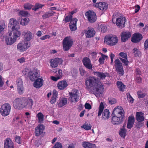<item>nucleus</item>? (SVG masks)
Returning a JSON list of instances; mask_svg holds the SVG:
<instances>
[{
  "label": "nucleus",
  "mask_w": 148,
  "mask_h": 148,
  "mask_svg": "<svg viewBox=\"0 0 148 148\" xmlns=\"http://www.w3.org/2000/svg\"><path fill=\"white\" fill-rule=\"evenodd\" d=\"M85 84L88 90L94 94L100 95L103 91V85L95 77H87L85 79Z\"/></svg>",
  "instance_id": "f257e3e1"
},
{
  "label": "nucleus",
  "mask_w": 148,
  "mask_h": 148,
  "mask_svg": "<svg viewBox=\"0 0 148 148\" xmlns=\"http://www.w3.org/2000/svg\"><path fill=\"white\" fill-rule=\"evenodd\" d=\"M111 122L115 125H119L123 122L125 117L124 111L121 106L115 108L111 115Z\"/></svg>",
  "instance_id": "f03ea898"
},
{
  "label": "nucleus",
  "mask_w": 148,
  "mask_h": 148,
  "mask_svg": "<svg viewBox=\"0 0 148 148\" xmlns=\"http://www.w3.org/2000/svg\"><path fill=\"white\" fill-rule=\"evenodd\" d=\"M13 33V35L11 32L7 33L5 37V43L7 45H11L13 44L16 41V38L19 37L21 35L19 31H16Z\"/></svg>",
  "instance_id": "7ed1b4c3"
},
{
  "label": "nucleus",
  "mask_w": 148,
  "mask_h": 148,
  "mask_svg": "<svg viewBox=\"0 0 148 148\" xmlns=\"http://www.w3.org/2000/svg\"><path fill=\"white\" fill-rule=\"evenodd\" d=\"M26 101L27 99L25 98L16 99L13 102L14 107L18 109H21L24 108Z\"/></svg>",
  "instance_id": "20e7f679"
},
{
  "label": "nucleus",
  "mask_w": 148,
  "mask_h": 148,
  "mask_svg": "<svg viewBox=\"0 0 148 148\" xmlns=\"http://www.w3.org/2000/svg\"><path fill=\"white\" fill-rule=\"evenodd\" d=\"M118 38L115 36L110 35L106 36L104 38V42L107 45L113 46L115 45L118 42Z\"/></svg>",
  "instance_id": "39448f33"
},
{
  "label": "nucleus",
  "mask_w": 148,
  "mask_h": 148,
  "mask_svg": "<svg viewBox=\"0 0 148 148\" xmlns=\"http://www.w3.org/2000/svg\"><path fill=\"white\" fill-rule=\"evenodd\" d=\"M73 43V40L70 37H65L63 41V49L64 51L69 50L72 46Z\"/></svg>",
  "instance_id": "423d86ee"
},
{
  "label": "nucleus",
  "mask_w": 148,
  "mask_h": 148,
  "mask_svg": "<svg viewBox=\"0 0 148 148\" xmlns=\"http://www.w3.org/2000/svg\"><path fill=\"white\" fill-rule=\"evenodd\" d=\"M8 27L10 29H12L13 32H16V31H18V29L20 28L18 23L15 19L13 18L10 19Z\"/></svg>",
  "instance_id": "0eeeda50"
},
{
  "label": "nucleus",
  "mask_w": 148,
  "mask_h": 148,
  "mask_svg": "<svg viewBox=\"0 0 148 148\" xmlns=\"http://www.w3.org/2000/svg\"><path fill=\"white\" fill-rule=\"evenodd\" d=\"M10 109V105L8 103H5L2 106L0 111L3 116H6L9 114Z\"/></svg>",
  "instance_id": "6e6552de"
},
{
  "label": "nucleus",
  "mask_w": 148,
  "mask_h": 148,
  "mask_svg": "<svg viewBox=\"0 0 148 148\" xmlns=\"http://www.w3.org/2000/svg\"><path fill=\"white\" fill-rule=\"evenodd\" d=\"M115 67L116 71L120 76L123 75L124 73L122 64L119 59H116L114 61Z\"/></svg>",
  "instance_id": "1a4fd4ad"
},
{
  "label": "nucleus",
  "mask_w": 148,
  "mask_h": 148,
  "mask_svg": "<svg viewBox=\"0 0 148 148\" xmlns=\"http://www.w3.org/2000/svg\"><path fill=\"white\" fill-rule=\"evenodd\" d=\"M29 47V45L27 41L23 40L18 44L17 48L20 51L23 52L26 51Z\"/></svg>",
  "instance_id": "9d476101"
},
{
  "label": "nucleus",
  "mask_w": 148,
  "mask_h": 148,
  "mask_svg": "<svg viewBox=\"0 0 148 148\" xmlns=\"http://www.w3.org/2000/svg\"><path fill=\"white\" fill-rule=\"evenodd\" d=\"M85 15L87 17L88 21L90 23L94 22L96 20V14L93 11H87L85 13Z\"/></svg>",
  "instance_id": "9b49d317"
},
{
  "label": "nucleus",
  "mask_w": 148,
  "mask_h": 148,
  "mask_svg": "<svg viewBox=\"0 0 148 148\" xmlns=\"http://www.w3.org/2000/svg\"><path fill=\"white\" fill-rule=\"evenodd\" d=\"M126 21V19L125 17H121L116 19V24L119 27L122 28L125 26Z\"/></svg>",
  "instance_id": "f8f14e48"
},
{
  "label": "nucleus",
  "mask_w": 148,
  "mask_h": 148,
  "mask_svg": "<svg viewBox=\"0 0 148 148\" xmlns=\"http://www.w3.org/2000/svg\"><path fill=\"white\" fill-rule=\"evenodd\" d=\"M29 76L32 81H34L38 78H40L39 74L37 70L30 71L29 73Z\"/></svg>",
  "instance_id": "ddd939ff"
},
{
  "label": "nucleus",
  "mask_w": 148,
  "mask_h": 148,
  "mask_svg": "<svg viewBox=\"0 0 148 148\" xmlns=\"http://www.w3.org/2000/svg\"><path fill=\"white\" fill-rule=\"evenodd\" d=\"M82 62L84 66L87 69L91 70L92 66L90 59L88 57H85L83 59Z\"/></svg>",
  "instance_id": "4468645a"
},
{
  "label": "nucleus",
  "mask_w": 148,
  "mask_h": 148,
  "mask_svg": "<svg viewBox=\"0 0 148 148\" xmlns=\"http://www.w3.org/2000/svg\"><path fill=\"white\" fill-rule=\"evenodd\" d=\"M4 148H14L13 142L9 138H7L4 140Z\"/></svg>",
  "instance_id": "2eb2a0df"
},
{
  "label": "nucleus",
  "mask_w": 148,
  "mask_h": 148,
  "mask_svg": "<svg viewBox=\"0 0 148 148\" xmlns=\"http://www.w3.org/2000/svg\"><path fill=\"white\" fill-rule=\"evenodd\" d=\"M45 129V127L42 124L39 125L35 128V135L36 136H39L43 132Z\"/></svg>",
  "instance_id": "dca6fc26"
},
{
  "label": "nucleus",
  "mask_w": 148,
  "mask_h": 148,
  "mask_svg": "<svg viewBox=\"0 0 148 148\" xmlns=\"http://www.w3.org/2000/svg\"><path fill=\"white\" fill-rule=\"evenodd\" d=\"M62 60L58 58H56L54 59H52L50 61L51 66L52 67L55 68L58 65V64H61L62 63Z\"/></svg>",
  "instance_id": "f3484780"
},
{
  "label": "nucleus",
  "mask_w": 148,
  "mask_h": 148,
  "mask_svg": "<svg viewBox=\"0 0 148 148\" xmlns=\"http://www.w3.org/2000/svg\"><path fill=\"white\" fill-rule=\"evenodd\" d=\"M143 38L142 35L139 33H135L132 37L131 41L133 42L137 43L140 41Z\"/></svg>",
  "instance_id": "a211bd4d"
},
{
  "label": "nucleus",
  "mask_w": 148,
  "mask_h": 148,
  "mask_svg": "<svg viewBox=\"0 0 148 148\" xmlns=\"http://www.w3.org/2000/svg\"><path fill=\"white\" fill-rule=\"evenodd\" d=\"M94 6L101 10H106L108 8V4L104 2L97 3L94 5Z\"/></svg>",
  "instance_id": "6ab92c4d"
},
{
  "label": "nucleus",
  "mask_w": 148,
  "mask_h": 148,
  "mask_svg": "<svg viewBox=\"0 0 148 148\" xmlns=\"http://www.w3.org/2000/svg\"><path fill=\"white\" fill-rule=\"evenodd\" d=\"M131 34L129 32H123L121 34V40L122 42H125L130 38Z\"/></svg>",
  "instance_id": "aec40b11"
},
{
  "label": "nucleus",
  "mask_w": 148,
  "mask_h": 148,
  "mask_svg": "<svg viewBox=\"0 0 148 148\" xmlns=\"http://www.w3.org/2000/svg\"><path fill=\"white\" fill-rule=\"evenodd\" d=\"M135 121V119L133 115L130 116L128 118L127 128L131 129L133 126Z\"/></svg>",
  "instance_id": "412c9836"
},
{
  "label": "nucleus",
  "mask_w": 148,
  "mask_h": 148,
  "mask_svg": "<svg viewBox=\"0 0 148 148\" xmlns=\"http://www.w3.org/2000/svg\"><path fill=\"white\" fill-rule=\"evenodd\" d=\"M94 74L96 76L97 78L98 79H105V77L108 75V73H105L103 72H94Z\"/></svg>",
  "instance_id": "4be33fe9"
},
{
  "label": "nucleus",
  "mask_w": 148,
  "mask_h": 148,
  "mask_svg": "<svg viewBox=\"0 0 148 148\" xmlns=\"http://www.w3.org/2000/svg\"><path fill=\"white\" fill-rule=\"evenodd\" d=\"M77 90H75V92H69L70 97L69 98L71 101H77V99L79 98V96L77 94Z\"/></svg>",
  "instance_id": "5701e85b"
},
{
  "label": "nucleus",
  "mask_w": 148,
  "mask_h": 148,
  "mask_svg": "<svg viewBox=\"0 0 148 148\" xmlns=\"http://www.w3.org/2000/svg\"><path fill=\"white\" fill-rule=\"evenodd\" d=\"M77 20L76 18H73L72 20L69 24V27L71 31H75L77 29L76 23Z\"/></svg>",
  "instance_id": "b1692460"
},
{
  "label": "nucleus",
  "mask_w": 148,
  "mask_h": 148,
  "mask_svg": "<svg viewBox=\"0 0 148 148\" xmlns=\"http://www.w3.org/2000/svg\"><path fill=\"white\" fill-rule=\"evenodd\" d=\"M86 36L87 38L93 37L95 35V31L93 28H88V30L85 31Z\"/></svg>",
  "instance_id": "393cba45"
},
{
  "label": "nucleus",
  "mask_w": 148,
  "mask_h": 148,
  "mask_svg": "<svg viewBox=\"0 0 148 148\" xmlns=\"http://www.w3.org/2000/svg\"><path fill=\"white\" fill-rule=\"evenodd\" d=\"M68 85L67 83L64 80L59 82L57 84L58 88L60 90H63L67 87Z\"/></svg>",
  "instance_id": "a878e982"
},
{
  "label": "nucleus",
  "mask_w": 148,
  "mask_h": 148,
  "mask_svg": "<svg viewBox=\"0 0 148 148\" xmlns=\"http://www.w3.org/2000/svg\"><path fill=\"white\" fill-rule=\"evenodd\" d=\"M136 119L138 122H143L145 119L144 113L141 112H136Z\"/></svg>",
  "instance_id": "bb28decb"
},
{
  "label": "nucleus",
  "mask_w": 148,
  "mask_h": 148,
  "mask_svg": "<svg viewBox=\"0 0 148 148\" xmlns=\"http://www.w3.org/2000/svg\"><path fill=\"white\" fill-rule=\"evenodd\" d=\"M24 39L25 41H29L32 38V34L29 31L24 32L23 33Z\"/></svg>",
  "instance_id": "cd10ccee"
},
{
  "label": "nucleus",
  "mask_w": 148,
  "mask_h": 148,
  "mask_svg": "<svg viewBox=\"0 0 148 148\" xmlns=\"http://www.w3.org/2000/svg\"><path fill=\"white\" fill-rule=\"evenodd\" d=\"M43 83V80L42 79L38 78L34 83L33 86L36 88H39L42 86Z\"/></svg>",
  "instance_id": "c85d7f7f"
},
{
  "label": "nucleus",
  "mask_w": 148,
  "mask_h": 148,
  "mask_svg": "<svg viewBox=\"0 0 148 148\" xmlns=\"http://www.w3.org/2000/svg\"><path fill=\"white\" fill-rule=\"evenodd\" d=\"M67 100L66 98H63L60 99L57 102L58 106L59 107H61L65 105L66 104Z\"/></svg>",
  "instance_id": "c756f323"
},
{
  "label": "nucleus",
  "mask_w": 148,
  "mask_h": 148,
  "mask_svg": "<svg viewBox=\"0 0 148 148\" xmlns=\"http://www.w3.org/2000/svg\"><path fill=\"white\" fill-rule=\"evenodd\" d=\"M33 104V102L31 99H27L25 103V107L29 109L32 108V106Z\"/></svg>",
  "instance_id": "7c9ffc66"
},
{
  "label": "nucleus",
  "mask_w": 148,
  "mask_h": 148,
  "mask_svg": "<svg viewBox=\"0 0 148 148\" xmlns=\"http://www.w3.org/2000/svg\"><path fill=\"white\" fill-rule=\"evenodd\" d=\"M126 130L124 128V126H123L120 129L119 133L121 137L125 138L126 135Z\"/></svg>",
  "instance_id": "2f4dec72"
},
{
  "label": "nucleus",
  "mask_w": 148,
  "mask_h": 148,
  "mask_svg": "<svg viewBox=\"0 0 148 148\" xmlns=\"http://www.w3.org/2000/svg\"><path fill=\"white\" fill-rule=\"evenodd\" d=\"M110 116V112L108 110H105L102 114L103 118L104 120L108 119Z\"/></svg>",
  "instance_id": "473e14b6"
},
{
  "label": "nucleus",
  "mask_w": 148,
  "mask_h": 148,
  "mask_svg": "<svg viewBox=\"0 0 148 148\" xmlns=\"http://www.w3.org/2000/svg\"><path fill=\"white\" fill-rule=\"evenodd\" d=\"M55 12H53V11L48 12L45 13L42 16V17L44 19H45L46 18H48L50 16H52L54 14H55Z\"/></svg>",
  "instance_id": "72a5a7b5"
},
{
  "label": "nucleus",
  "mask_w": 148,
  "mask_h": 148,
  "mask_svg": "<svg viewBox=\"0 0 148 148\" xmlns=\"http://www.w3.org/2000/svg\"><path fill=\"white\" fill-rule=\"evenodd\" d=\"M132 53L134 54V56L136 57H140L141 56V52L137 48H134L133 49Z\"/></svg>",
  "instance_id": "f704fd0d"
},
{
  "label": "nucleus",
  "mask_w": 148,
  "mask_h": 148,
  "mask_svg": "<svg viewBox=\"0 0 148 148\" xmlns=\"http://www.w3.org/2000/svg\"><path fill=\"white\" fill-rule=\"evenodd\" d=\"M117 84L119 89L121 91H123L125 88V85L121 82L118 81L117 82Z\"/></svg>",
  "instance_id": "c9c22d12"
},
{
  "label": "nucleus",
  "mask_w": 148,
  "mask_h": 148,
  "mask_svg": "<svg viewBox=\"0 0 148 148\" xmlns=\"http://www.w3.org/2000/svg\"><path fill=\"white\" fill-rule=\"evenodd\" d=\"M104 108V106L102 102L101 103L98 112V116H99L101 114V113Z\"/></svg>",
  "instance_id": "e433bc0d"
},
{
  "label": "nucleus",
  "mask_w": 148,
  "mask_h": 148,
  "mask_svg": "<svg viewBox=\"0 0 148 148\" xmlns=\"http://www.w3.org/2000/svg\"><path fill=\"white\" fill-rule=\"evenodd\" d=\"M38 118L39 122V123H42L43 121L44 115L43 114L39 112L37 114V115Z\"/></svg>",
  "instance_id": "4c0bfd02"
},
{
  "label": "nucleus",
  "mask_w": 148,
  "mask_h": 148,
  "mask_svg": "<svg viewBox=\"0 0 148 148\" xmlns=\"http://www.w3.org/2000/svg\"><path fill=\"white\" fill-rule=\"evenodd\" d=\"M28 18H24L21 19L20 21V24L23 25H25L27 24L28 22Z\"/></svg>",
  "instance_id": "58836bf2"
},
{
  "label": "nucleus",
  "mask_w": 148,
  "mask_h": 148,
  "mask_svg": "<svg viewBox=\"0 0 148 148\" xmlns=\"http://www.w3.org/2000/svg\"><path fill=\"white\" fill-rule=\"evenodd\" d=\"M43 6H44V5H41L40 3H36L34 7L32 8V9L34 11H36L38 9L42 8Z\"/></svg>",
  "instance_id": "ea45409f"
},
{
  "label": "nucleus",
  "mask_w": 148,
  "mask_h": 148,
  "mask_svg": "<svg viewBox=\"0 0 148 148\" xmlns=\"http://www.w3.org/2000/svg\"><path fill=\"white\" fill-rule=\"evenodd\" d=\"M81 127L86 130H89L91 129V126L90 124H84V125H82Z\"/></svg>",
  "instance_id": "a19ab883"
},
{
  "label": "nucleus",
  "mask_w": 148,
  "mask_h": 148,
  "mask_svg": "<svg viewBox=\"0 0 148 148\" xmlns=\"http://www.w3.org/2000/svg\"><path fill=\"white\" fill-rule=\"evenodd\" d=\"M142 79L141 76H135V81L137 84H140L142 82Z\"/></svg>",
  "instance_id": "79ce46f5"
},
{
  "label": "nucleus",
  "mask_w": 148,
  "mask_h": 148,
  "mask_svg": "<svg viewBox=\"0 0 148 148\" xmlns=\"http://www.w3.org/2000/svg\"><path fill=\"white\" fill-rule=\"evenodd\" d=\"M120 60L123 63L125 66H127L129 62L127 58H119Z\"/></svg>",
  "instance_id": "37998d69"
},
{
  "label": "nucleus",
  "mask_w": 148,
  "mask_h": 148,
  "mask_svg": "<svg viewBox=\"0 0 148 148\" xmlns=\"http://www.w3.org/2000/svg\"><path fill=\"white\" fill-rule=\"evenodd\" d=\"M18 14L19 16H25L28 14V13L26 11L22 10L19 12Z\"/></svg>",
  "instance_id": "c03bdc74"
},
{
  "label": "nucleus",
  "mask_w": 148,
  "mask_h": 148,
  "mask_svg": "<svg viewBox=\"0 0 148 148\" xmlns=\"http://www.w3.org/2000/svg\"><path fill=\"white\" fill-rule=\"evenodd\" d=\"M24 7L25 9L27 10H29L33 8L32 6L29 3H27L24 4Z\"/></svg>",
  "instance_id": "a18cd8bd"
},
{
  "label": "nucleus",
  "mask_w": 148,
  "mask_h": 148,
  "mask_svg": "<svg viewBox=\"0 0 148 148\" xmlns=\"http://www.w3.org/2000/svg\"><path fill=\"white\" fill-rule=\"evenodd\" d=\"M53 148H62V146L60 143L56 142L53 147Z\"/></svg>",
  "instance_id": "49530a36"
},
{
  "label": "nucleus",
  "mask_w": 148,
  "mask_h": 148,
  "mask_svg": "<svg viewBox=\"0 0 148 148\" xmlns=\"http://www.w3.org/2000/svg\"><path fill=\"white\" fill-rule=\"evenodd\" d=\"M126 95L128 100L130 103H133L134 99L130 95V94L129 93H127Z\"/></svg>",
  "instance_id": "de8ad7c7"
},
{
  "label": "nucleus",
  "mask_w": 148,
  "mask_h": 148,
  "mask_svg": "<svg viewBox=\"0 0 148 148\" xmlns=\"http://www.w3.org/2000/svg\"><path fill=\"white\" fill-rule=\"evenodd\" d=\"M18 91L20 94H22L23 93V86H18Z\"/></svg>",
  "instance_id": "09e8293b"
},
{
  "label": "nucleus",
  "mask_w": 148,
  "mask_h": 148,
  "mask_svg": "<svg viewBox=\"0 0 148 148\" xmlns=\"http://www.w3.org/2000/svg\"><path fill=\"white\" fill-rule=\"evenodd\" d=\"M137 93L139 98H143L146 95L145 93H143L141 91H138Z\"/></svg>",
  "instance_id": "8fccbe9b"
},
{
  "label": "nucleus",
  "mask_w": 148,
  "mask_h": 148,
  "mask_svg": "<svg viewBox=\"0 0 148 148\" xmlns=\"http://www.w3.org/2000/svg\"><path fill=\"white\" fill-rule=\"evenodd\" d=\"M136 75L135 76H141V73L139 69L137 68L136 70Z\"/></svg>",
  "instance_id": "3c124183"
},
{
  "label": "nucleus",
  "mask_w": 148,
  "mask_h": 148,
  "mask_svg": "<svg viewBox=\"0 0 148 148\" xmlns=\"http://www.w3.org/2000/svg\"><path fill=\"white\" fill-rule=\"evenodd\" d=\"M17 84L18 86H23L22 81L21 78H18L17 80Z\"/></svg>",
  "instance_id": "603ef678"
},
{
  "label": "nucleus",
  "mask_w": 148,
  "mask_h": 148,
  "mask_svg": "<svg viewBox=\"0 0 148 148\" xmlns=\"http://www.w3.org/2000/svg\"><path fill=\"white\" fill-rule=\"evenodd\" d=\"M116 102V100L115 99L113 98L110 99L109 100V103L111 105L115 103Z\"/></svg>",
  "instance_id": "864d4df0"
},
{
  "label": "nucleus",
  "mask_w": 148,
  "mask_h": 148,
  "mask_svg": "<svg viewBox=\"0 0 148 148\" xmlns=\"http://www.w3.org/2000/svg\"><path fill=\"white\" fill-rule=\"evenodd\" d=\"M72 16L71 15H69V16H66L64 19L65 21L66 22H69L72 20Z\"/></svg>",
  "instance_id": "5fc2aeb1"
},
{
  "label": "nucleus",
  "mask_w": 148,
  "mask_h": 148,
  "mask_svg": "<svg viewBox=\"0 0 148 148\" xmlns=\"http://www.w3.org/2000/svg\"><path fill=\"white\" fill-rule=\"evenodd\" d=\"M90 143L88 142H84L83 143L82 145L84 148H89Z\"/></svg>",
  "instance_id": "6e6d98bb"
},
{
  "label": "nucleus",
  "mask_w": 148,
  "mask_h": 148,
  "mask_svg": "<svg viewBox=\"0 0 148 148\" xmlns=\"http://www.w3.org/2000/svg\"><path fill=\"white\" fill-rule=\"evenodd\" d=\"M142 122H138L136 123V127L137 128H139L142 127L144 125L143 123H141Z\"/></svg>",
  "instance_id": "4d7b16f0"
},
{
  "label": "nucleus",
  "mask_w": 148,
  "mask_h": 148,
  "mask_svg": "<svg viewBox=\"0 0 148 148\" xmlns=\"http://www.w3.org/2000/svg\"><path fill=\"white\" fill-rule=\"evenodd\" d=\"M120 56L122 57V58H127V54L125 53L121 52L119 54Z\"/></svg>",
  "instance_id": "13d9d810"
},
{
  "label": "nucleus",
  "mask_w": 148,
  "mask_h": 148,
  "mask_svg": "<svg viewBox=\"0 0 148 148\" xmlns=\"http://www.w3.org/2000/svg\"><path fill=\"white\" fill-rule=\"evenodd\" d=\"M15 141L18 144H21V137L20 136H16L15 138Z\"/></svg>",
  "instance_id": "bf43d9fd"
},
{
  "label": "nucleus",
  "mask_w": 148,
  "mask_h": 148,
  "mask_svg": "<svg viewBox=\"0 0 148 148\" xmlns=\"http://www.w3.org/2000/svg\"><path fill=\"white\" fill-rule=\"evenodd\" d=\"M57 97L52 96L51 100V104L54 103L56 100Z\"/></svg>",
  "instance_id": "052dcab7"
},
{
  "label": "nucleus",
  "mask_w": 148,
  "mask_h": 148,
  "mask_svg": "<svg viewBox=\"0 0 148 148\" xmlns=\"http://www.w3.org/2000/svg\"><path fill=\"white\" fill-rule=\"evenodd\" d=\"M50 37V36L49 35H47L41 37L40 39L42 40H45V39L47 38L49 39Z\"/></svg>",
  "instance_id": "680f3d73"
},
{
  "label": "nucleus",
  "mask_w": 148,
  "mask_h": 148,
  "mask_svg": "<svg viewBox=\"0 0 148 148\" xmlns=\"http://www.w3.org/2000/svg\"><path fill=\"white\" fill-rule=\"evenodd\" d=\"M85 108L86 109L90 110L91 108V107L90 104L86 103L85 105Z\"/></svg>",
  "instance_id": "e2e57ef3"
},
{
  "label": "nucleus",
  "mask_w": 148,
  "mask_h": 148,
  "mask_svg": "<svg viewBox=\"0 0 148 148\" xmlns=\"http://www.w3.org/2000/svg\"><path fill=\"white\" fill-rule=\"evenodd\" d=\"M4 84V82L2 79V76L0 75V87H2Z\"/></svg>",
  "instance_id": "0e129e2a"
},
{
  "label": "nucleus",
  "mask_w": 148,
  "mask_h": 148,
  "mask_svg": "<svg viewBox=\"0 0 148 148\" xmlns=\"http://www.w3.org/2000/svg\"><path fill=\"white\" fill-rule=\"evenodd\" d=\"M104 58L103 56L101 57L99 59V61L100 64H103L104 62Z\"/></svg>",
  "instance_id": "69168bd1"
},
{
  "label": "nucleus",
  "mask_w": 148,
  "mask_h": 148,
  "mask_svg": "<svg viewBox=\"0 0 148 148\" xmlns=\"http://www.w3.org/2000/svg\"><path fill=\"white\" fill-rule=\"evenodd\" d=\"M79 71L80 72V73L82 76H83L84 75V73H85V71L83 69L80 68Z\"/></svg>",
  "instance_id": "338daca9"
},
{
  "label": "nucleus",
  "mask_w": 148,
  "mask_h": 148,
  "mask_svg": "<svg viewBox=\"0 0 148 148\" xmlns=\"http://www.w3.org/2000/svg\"><path fill=\"white\" fill-rule=\"evenodd\" d=\"M144 48L146 49L148 47V40H146L144 43Z\"/></svg>",
  "instance_id": "774afa93"
}]
</instances>
